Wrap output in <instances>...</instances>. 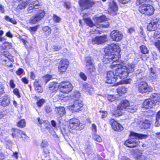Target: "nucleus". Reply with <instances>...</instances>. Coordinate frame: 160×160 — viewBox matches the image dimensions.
<instances>
[{
	"mask_svg": "<svg viewBox=\"0 0 160 160\" xmlns=\"http://www.w3.org/2000/svg\"><path fill=\"white\" fill-rule=\"evenodd\" d=\"M119 49V46L114 43H112L107 46L104 49L105 55L102 60L103 63L107 64L112 62V66L120 58V55L118 52Z\"/></svg>",
	"mask_w": 160,
	"mask_h": 160,
	"instance_id": "obj_1",
	"label": "nucleus"
},
{
	"mask_svg": "<svg viewBox=\"0 0 160 160\" xmlns=\"http://www.w3.org/2000/svg\"><path fill=\"white\" fill-rule=\"evenodd\" d=\"M135 67V65L133 63L127 65H125L122 63L116 64L114 68L116 70L117 75L122 79L127 77L129 73L133 72L134 70Z\"/></svg>",
	"mask_w": 160,
	"mask_h": 160,
	"instance_id": "obj_2",
	"label": "nucleus"
},
{
	"mask_svg": "<svg viewBox=\"0 0 160 160\" xmlns=\"http://www.w3.org/2000/svg\"><path fill=\"white\" fill-rule=\"evenodd\" d=\"M27 11L28 13H35L37 12L36 15L32 17L29 20V22L32 24H35L41 20L44 16L45 12L38 8L34 7L31 3L29 5L27 8Z\"/></svg>",
	"mask_w": 160,
	"mask_h": 160,
	"instance_id": "obj_3",
	"label": "nucleus"
},
{
	"mask_svg": "<svg viewBox=\"0 0 160 160\" xmlns=\"http://www.w3.org/2000/svg\"><path fill=\"white\" fill-rule=\"evenodd\" d=\"M130 105L129 102L126 100L122 101L117 106V110L113 114L115 117H118L122 115V112L124 110H126Z\"/></svg>",
	"mask_w": 160,
	"mask_h": 160,
	"instance_id": "obj_4",
	"label": "nucleus"
},
{
	"mask_svg": "<svg viewBox=\"0 0 160 160\" xmlns=\"http://www.w3.org/2000/svg\"><path fill=\"white\" fill-rule=\"evenodd\" d=\"M138 10L141 13L147 15H151L153 14L154 11V7L148 3L140 5Z\"/></svg>",
	"mask_w": 160,
	"mask_h": 160,
	"instance_id": "obj_5",
	"label": "nucleus"
},
{
	"mask_svg": "<svg viewBox=\"0 0 160 160\" xmlns=\"http://www.w3.org/2000/svg\"><path fill=\"white\" fill-rule=\"evenodd\" d=\"M116 64H113L112 66V68L115 70V72H113L110 71L107 73V75L106 77V82L108 83H113L115 82L117 79L118 76L121 78L116 73V70L114 69V67Z\"/></svg>",
	"mask_w": 160,
	"mask_h": 160,
	"instance_id": "obj_6",
	"label": "nucleus"
},
{
	"mask_svg": "<svg viewBox=\"0 0 160 160\" xmlns=\"http://www.w3.org/2000/svg\"><path fill=\"white\" fill-rule=\"evenodd\" d=\"M73 89L72 84L68 82H62L59 84V89L60 91L63 93H68Z\"/></svg>",
	"mask_w": 160,
	"mask_h": 160,
	"instance_id": "obj_7",
	"label": "nucleus"
},
{
	"mask_svg": "<svg viewBox=\"0 0 160 160\" xmlns=\"http://www.w3.org/2000/svg\"><path fill=\"white\" fill-rule=\"evenodd\" d=\"M138 90L139 92L143 93L152 91V88L148 85L146 82L142 81L138 84Z\"/></svg>",
	"mask_w": 160,
	"mask_h": 160,
	"instance_id": "obj_8",
	"label": "nucleus"
},
{
	"mask_svg": "<svg viewBox=\"0 0 160 160\" xmlns=\"http://www.w3.org/2000/svg\"><path fill=\"white\" fill-rule=\"evenodd\" d=\"M69 126L72 129L81 130L83 129L80 126L79 120L76 118H73L70 120Z\"/></svg>",
	"mask_w": 160,
	"mask_h": 160,
	"instance_id": "obj_9",
	"label": "nucleus"
},
{
	"mask_svg": "<svg viewBox=\"0 0 160 160\" xmlns=\"http://www.w3.org/2000/svg\"><path fill=\"white\" fill-rule=\"evenodd\" d=\"M110 37L113 41L118 42L122 38L123 35L122 33L118 30H113L110 33Z\"/></svg>",
	"mask_w": 160,
	"mask_h": 160,
	"instance_id": "obj_10",
	"label": "nucleus"
},
{
	"mask_svg": "<svg viewBox=\"0 0 160 160\" xmlns=\"http://www.w3.org/2000/svg\"><path fill=\"white\" fill-rule=\"evenodd\" d=\"M108 40L107 36L106 35L100 36H96L92 39V44H99L104 43Z\"/></svg>",
	"mask_w": 160,
	"mask_h": 160,
	"instance_id": "obj_11",
	"label": "nucleus"
},
{
	"mask_svg": "<svg viewBox=\"0 0 160 160\" xmlns=\"http://www.w3.org/2000/svg\"><path fill=\"white\" fill-rule=\"evenodd\" d=\"M69 62L66 59H64L59 62L58 67L59 71L60 72H65L67 69L69 65Z\"/></svg>",
	"mask_w": 160,
	"mask_h": 160,
	"instance_id": "obj_12",
	"label": "nucleus"
},
{
	"mask_svg": "<svg viewBox=\"0 0 160 160\" xmlns=\"http://www.w3.org/2000/svg\"><path fill=\"white\" fill-rule=\"evenodd\" d=\"M79 4L81 8L84 9L92 7L94 5L95 2L90 0H80Z\"/></svg>",
	"mask_w": 160,
	"mask_h": 160,
	"instance_id": "obj_13",
	"label": "nucleus"
},
{
	"mask_svg": "<svg viewBox=\"0 0 160 160\" xmlns=\"http://www.w3.org/2000/svg\"><path fill=\"white\" fill-rule=\"evenodd\" d=\"M82 106V102L79 99L74 100L73 104L70 106V109L73 112H78L80 110V109Z\"/></svg>",
	"mask_w": 160,
	"mask_h": 160,
	"instance_id": "obj_14",
	"label": "nucleus"
},
{
	"mask_svg": "<svg viewBox=\"0 0 160 160\" xmlns=\"http://www.w3.org/2000/svg\"><path fill=\"white\" fill-rule=\"evenodd\" d=\"M139 143L140 142L138 139L130 138L125 142L124 145L127 147L132 148L137 146Z\"/></svg>",
	"mask_w": 160,
	"mask_h": 160,
	"instance_id": "obj_15",
	"label": "nucleus"
},
{
	"mask_svg": "<svg viewBox=\"0 0 160 160\" xmlns=\"http://www.w3.org/2000/svg\"><path fill=\"white\" fill-rule=\"evenodd\" d=\"M112 128L116 131L120 132L123 129V127L120 124L115 121L113 119L110 120Z\"/></svg>",
	"mask_w": 160,
	"mask_h": 160,
	"instance_id": "obj_16",
	"label": "nucleus"
},
{
	"mask_svg": "<svg viewBox=\"0 0 160 160\" xmlns=\"http://www.w3.org/2000/svg\"><path fill=\"white\" fill-rule=\"evenodd\" d=\"M69 98L70 97L68 96L59 93L54 96L53 98V99L54 102H57L59 100L65 102L69 100Z\"/></svg>",
	"mask_w": 160,
	"mask_h": 160,
	"instance_id": "obj_17",
	"label": "nucleus"
},
{
	"mask_svg": "<svg viewBox=\"0 0 160 160\" xmlns=\"http://www.w3.org/2000/svg\"><path fill=\"white\" fill-rule=\"evenodd\" d=\"M10 100L9 96L5 94L0 99V105L4 107L8 105L10 103Z\"/></svg>",
	"mask_w": 160,
	"mask_h": 160,
	"instance_id": "obj_18",
	"label": "nucleus"
},
{
	"mask_svg": "<svg viewBox=\"0 0 160 160\" xmlns=\"http://www.w3.org/2000/svg\"><path fill=\"white\" fill-rule=\"evenodd\" d=\"M155 105L154 102H153L150 98V99H147L144 101L143 108L146 109L152 108Z\"/></svg>",
	"mask_w": 160,
	"mask_h": 160,
	"instance_id": "obj_19",
	"label": "nucleus"
},
{
	"mask_svg": "<svg viewBox=\"0 0 160 160\" xmlns=\"http://www.w3.org/2000/svg\"><path fill=\"white\" fill-rule=\"evenodd\" d=\"M48 88L50 92L53 93L59 89V85L58 83L52 82L49 83Z\"/></svg>",
	"mask_w": 160,
	"mask_h": 160,
	"instance_id": "obj_20",
	"label": "nucleus"
},
{
	"mask_svg": "<svg viewBox=\"0 0 160 160\" xmlns=\"http://www.w3.org/2000/svg\"><path fill=\"white\" fill-rule=\"evenodd\" d=\"M158 22L152 21L147 26V29L149 31H154L157 29L159 27Z\"/></svg>",
	"mask_w": 160,
	"mask_h": 160,
	"instance_id": "obj_21",
	"label": "nucleus"
},
{
	"mask_svg": "<svg viewBox=\"0 0 160 160\" xmlns=\"http://www.w3.org/2000/svg\"><path fill=\"white\" fill-rule=\"evenodd\" d=\"M83 18L84 19V21L90 27H93V28L92 29V31L93 32H95V33H97L98 31V30H96V28L97 26L96 25H94L93 23L92 22L91 20L89 18H85L84 17H83Z\"/></svg>",
	"mask_w": 160,
	"mask_h": 160,
	"instance_id": "obj_22",
	"label": "nucleus"
},
{
	"mask_svg": "<svg viewBox=\"0 0 160 160\" xmlns=\"http://www.w3.org/2000/svg\"><path fill=\"white\" fill-rule=\"evenodd\" d=\"M57 116L59 117L62 116L65 112V109L63 107H56L55 109Z\"/></svg>",
	"mask_w": 160,
	"mask_h": 160,
	"instance_id": "obj_23",
	"label": "nucleus"
},
{
	"mask_svg": "<svg viewBox=\"0 0 160 160\" xmlns=\"http://www.w3.org/2000/svg\"><path fill=\"white\" fill-rule=\"evenodd\" d=\"M151 99L154 102L155 104V102H160V94L158 93H154L152 94L150 96Z\"/></svg>",
	"mask_w": 160,
	"mask_h": 160,
	"instance_id": "obj_24",
	"label": "nucleus"
},
{
	"mask_svg": "<svg viewBox=\"0 0 160 160\" xmlns=\"http://www.w3.org/2000/svg\"><path fill=\"white\" fill-rule=\"evenodd\" d=\"M137 123L139 124H141L142 127V128H143L145 129L149 128L150 125V121L147 120H145L143 122L139 121L137 122Z\"/></svg>",
	"mask_w": 160,
	"mask_h": 160,
	"instance_id": "obj_25",
	"label": "nucleus"
},
{
	"mask_svg": "<svg viewBox=\"0 0 160 160\" xmlns=\"http://www.w3.org/2000/svg\"><path fill=\"white\" fill-rule=\"evenodd\" d=\"M86 68H88L89 66H93L94 64V61L91 57H87L86 58Z\"/></svg>",
	"mask_w": 160,
	"mask_h": 160,
	"instance_id": "obj_26",
	"label": "nucleus"
},
{
	"mask_svg": "<svg viewBox=\"0 0 160 160\" xmlns=\"http://www.w3.org/2000/svg\"><path fill=\"white\" fill-rule=\"evenodd\" d=\"M83 88L88 92L90 94L93 93V88L91 87V86L87 83H85L83 84Z\"/></svg>",
	"mask_w": 160,
	"mask_h": 160,
	"instance_id": "obj_27",
	"label": "nucleus"
},
{
	"mask_svg": "<svg viewBox=\"0 0 160 160\" xmlns=\"http://www.w3.org/2000/svg\"><path fill=\"white\" fill-rule=\"evenodd\" d=\"M34 87L36 90L38 92L41 93L43 91L41 86L38 84V81L36 80L34 83Z\"/></svg>",
	"mask_w": 160,
	"mask_h": 160,
	"instance_id": "obj_28",
	"label": "nucleus"
},
{
	"mask_svg": "<svg viewBox=\"0 0 160 160\" xmlns=\"http://www.w3.org/2000/svg\"><path fill=\"white\" fill-rule=\"evenodd\" d=\"M86 68L87 69V72L88 73L93 75L96 74V69L93 66H89L88 68Z\"/></svg>",
	"mask_w": 160,
	"mask_h": 160,
	"instance_id": "obj_29",
	"label": "nucleus"
},
{
	"mask_svg": "<svg viewBox=\"0 0 160 160\" xmlns=\"http://www.w3.org/2000/svg\"><path fill=\"white\" fill-rule=\"evenodd\" d=\"M137 108L138 107L136 105H133L131 106L129 105L126 111L132 113L135 112L137 110Z\"/></svg>",
	"mask_w": 160,
	"mask_h": 160,
	"instance_id": "obj_30",
	"label": "nucleus"
},
{
	"mask_svg": "<svg viewBox=\"0 0 160 160\" xmlns=\"http://www.w3.org/2000/svg\"><path fill=\"white\" fill-rule=\"evenodd\" d=\"M110 10L115 12L118 9V7L115 3L114 2H112L109 4Z\"/></svg>",
	"mask_w": 160,
	"mask_h": 160,
	"instance_id": "obj_31",
	"label": "nucleus"
},
{
	"mask_svg": "<svg viewBox=\"0 0 160 160\" xmlns=\"http://www.w3.org/2000/svg\"><path fill=\"white\" fill-rule=\"evenodd\" d=\"M28 3L27 2H22L21 3H19L17 7L18 9H25Z\"/></svg>",
	"mask_w": 160,
	"mask_h": 160,
	"instance_id": "obj_32",
	"label": "nucleus"
},
{
	"mask_svg": "<svg viewBox=\"0 0 160 160\" xmlns=\"http://www.w3.org/2000/svg\"><path fill=\"white\" fill-rule=\"evenodd\" d=\"M42 30L47 36H48L51 33V29L48 26H45L42 28Z\"/></svg>",
	"mask_w": 160,
	"mask_h": 160,
	"instance_id": "obj_33",
	"label": "nucleus"
},
{
	"mask_svg": "<svg viewBox=\"0 0 160 160\" xmlns=\"http://www.w3.org/2000/svg\"><path fill=\"white\" fill-rule=\"evenodd\" d=\"M80 93L78 91H75L73 92L72 94V97L74 100H77L80 97Z\"/></svg>",
	"mask_w": 160,
	"mask_h": 160,
	"instance_id": "obj_34",
	"label": "nucleus"
},
{
	"mask_svg": "<svg viewBox=\"0 0 160 160\" xmlns=\"http://www.w3.org/2000/svg\"><path fill=\"white\" fill-rule=\"evenodd\" d=\"M5 19L7 21L13 24H16L17 22L14 18H11L9 16L6 15L5 17Z\"/></svg>",
	"mask_w": 160,
	"mask_h": 160,
	"instance_id": "obj_35",
	"label": "nucleus"
},
{
	"mask_svg": "<svg viewBox=\"0 0 160 160\" xmlns=\"http://www.w3.org/2000/svg\"><path fill=\"white\" fill-rule=\"evenodd\" d=\"M140 48L142 53L145 54L148 53L149 50L145 46L142 45L140 47Z\"/></svg>",
	"mask_w": 160,
	"mask_h": 160,
	"instance_id": "obj_36",
	"label": "nucleus"
},
{
	"mask_svg": "<svg viewBox=\"0 0 160 160\" xmlns=\"http://www.w3.org/2000/svg\"><path fill=\"white\" fill-rule=\"evenodd\" d=\"M68 130L67 126H65L64 127H62L60 129L61 132L64 136L67 134L68 132Z\"/></svg>",
	"mask_w": 160,
	"mask_h": 160,
	"instance_id": "obj_37",
	"label": "nucleus"
},
{
	"mask_svg": "<svg viewBox=\"0 0 160 160\" xmlns=\"http://www.w3.org/2000/svg\"><path fill=\"white\" fill-rule=\"evenodd\" d=\"M150 77L152 78V80L155 79L156 77V75L155 73V71L154 69L151 68L150 69Z\"/></svg>",
	"mask_w": 160,
	"mask_h": 160,
	"instance_id": "obj_38",
	"label": "nucleus"
},
{
	"mask_svg": "<svg viewBox=\"0 0 160 160\" xmlns=\"http://www.w3.org/2000/svg\"><path fill=\"white\" fill-rule=\"evenodd\" d=\"M106 19V17L105 16H103L98 17L96 18V22L98 24L99 23L103 22Z\"/></svg>",
	"mask_w": 160,
	"mask_h": 160,
	"instance_id": "obj_39",
	"label": "nucleus"
},
{
	"mask_svg": "<svg viewBox=\"0 0 160 160\" xmlns=\"http://www.w3.org/2000/svg\"><path fill=\"white\" fill-rule=\"evenodd\" d=\"M18 126L20 128L24 127L25 126V121L24 119L21 120L17 124Z\"/></svg>",
	"mask_w": 160,
	"mask_h": 160,
	"instance_id": "obj_40",
	"label": "nucleus"
},
{
	"mask_svg": "<svg viewBox=\"0 0 160 160\" xmlns=\"http://www.w3.org/2000/svg\"><path fill=\"white\" fill-rule=\"evenodd\" d=\"M148 1V0H137V3L138 4L142 5L147 4Z\"/></svg>",
	"mask_w": 160,
	"mask_h": 160,
	"instance_id": "obj_41",
	"label": "nucleus"
},
{
	"mask_svg": "<svg viewBox=\"0 0 160 160\" xmlns=\"http://www.w3.org/2000/svg\"><path fill=\"white\" fill-rule=\"evenodd\" d=\"M93 139L96 141L101 142L102 141V139L101 137L99 135L94 134V135L93 136Z\"/></svg>",
	"mask_w": 160,
	"mask_h": 160,
	"instance_id": "obj_42",
	"label": "nucleus"
},
{
	"mask_svg": "<svg viewBox=\"0 0 160 160\" xmlns=\"http://www.w3.org/2000/svg\"><path fill=\"white\" fill-rule=\"evenodd\" d=\"M117 98L114 95H109L108 97V99L111 102H112L116 100Z\"/></svg>",
	"mask_w": 160,
	"mask_h": 160,
	"instance_id": "obj_43",
	"label": "nucleus"
},
{
	"mask_svg": "<svg viewBox=\"0 0 160 160\" xmlns=\"http://www.w3.org/2000/svg\"><path fill=\"white\" fill-rule=\"evenodd\" d=\"M117 90L119 94H123L126 92V88L124 87L119 88Z\"/></svg>",
	"mask_w": 160,
	"mask_h": 160,
	"instance_id": "obj_44",
	"label": "nucleus"
},
{
	"mask_svg": "<svg viewBox=\"0 0 160 160\" xmlns=\"http://www.w3.org/2000/svg\"><path fill=\"white\" fill-rule=\"evenodd\" d=\"M10 61H12L11 60H10L8 58H7V59H5L4 60L3 62H7L5 63L6 65L7 66H8L10 67H12V64Z\"/></svg>",
	"mask_w": 160,
	"mask_h": 160,
	"instance_id": "obj_45",
	"label": "nucleus"
},
{
	"mask_svg": "<svg viewBox=\"0 0 160 160\" xmlns=\"http://www.w3.org/2000/svg\"><path fill=\"white\" fill-rule=\"evenodd\" d=\"M48 145V143L47 141L44 140L42 141L40 146L42 148H44L47 147Z\"/></svg>",
	"mask_w": 160,
	"mask_h": 160,
	"instance_id": "obj_46",
	"label": "nucleus"
},
{
	"mask_svg": "<svg viewBox=\"0 0 160 160\" xmlns=\"http://www.w3.org/2000/svg\"><path fill=\"white\" fill-rule=\"evenodd\" d=\"M45 102V101L44 99H42L38 101L37 104L38 107H41L43 105Z\"/></svg>",
	"mask_w": 160,
	"mask_h": 160,
	"instance_id": "obj_47",
	"label": "nucleus"
},
{
	"mask_svg": "<svg viewBox=\"0 0 160 160\" xmlns=\"http://www.w3.org/2000/svg\"><path fill=\"white\" fill-rule=\"evenodd\" d=\"M38 28V27L36 26L33 27H30L29 30L32 34H34V33L37 30Z\"/></svg>",
	"mask_w": 160,
	"mask_h": 160,
	"instance_id": "obj_48",
	"label": "nucleus"
},
{
	"mask_svg": "<svg viewBox=\"0 0 160 160\" xmlns=\"http://www.w3.org/2000/svg\"><path fill=\"white\" fill-rule=\"evenodd\" d=\"M99 112H101L102 118H106L107 115V112L105 111H102V110H101L99 111Z\"/></svg>",
	"mask_w": 160,
	"mask_h": 160,
	"instance_id": "obj_49",
	"label": "nucleus"
},
{
	"mask_svg": "<svg viewBox=\"0 0 160 160\" xmlns=\"http://www.w3.org/2000/svg\"><path fill=\"white\" fill-rule=\"evenodd\" d=\"M53 20L56 22H59L60 21L61 19L57 15L54 14L53 16Z\"/></svg>",
	"mask_w": 160,
	"mask_h": 160,
	"instance_id": "obj_50",
	"label": "nucleus"
},
{
	"mask_svg": "<svg viewBox=\"0 0 160 160\" xmlns=\"http://www.w3.org/2000/svg\"><path fill=\"white\" fill-rule=\"evenodd\" d=\"M52 76L49 75H47L44 77V79L45 80L46 83H47L52 78Z\"/></svg>",
	"mask_w": 160,
	"mask_h": 160,
	"instance_id": "obj_51",
	"label": "nucleus"
},
{
	"mask_svg": "<svg viewBox=\"0 0 160 160\" xmlns=\"http://www.w3.org/2000/svg\"><path fill=\"white\" fill-rule=\"evenodd\" d=\"M87 152H89V151H92L93 150L92 147L89 143H88L85 148Z\"/></svg>",
	"mask_w": 160,
	"mask_h": 160,
	"instance_id": "obj_52",
	"label": "nucleus"
},
{
	"mask_svg": "<svg viewBox=\"0 0 160 160\" xmlns=\"http://www.w3.org/2000/svg\"><path fill=\"white\" fill-rule=\"evenodd\" d=\"M4 89V86L0 84V96L5 93Z\"/></svg>",
	"mask_w": 160,
	"mask_h": 160,
	"instance_id": "obj_53",
	"label": "nucleus"
},
{
	"mask_svg": "<svg viewBox=\"0 0 160 160\" xmlns=\"http://www.w3.org/2000/svg\"><path fill=\"white\" fill-rule=\"evenodd\" d=\"M79 76L84 81L86 80L87 79V76L83 72H80L79 74Z\"/></svg>",
	"mask_w": 160,
	"mask_h": 160,
	"instance_id": "obj_54",
	"label": "nucleus"
},
{
	"mask_svg": "<svg viewBox=\"0 0 160 160\" xmlns=\"http://www.w3.org/2000/svg\"><path fill=\"white\" fill-rule=\"evenodd\" d=\"M13 92L18 97V98H20V95L18 89H14L13 91Z\"/></svg>",
	"mask_w": 160,
	"mask_h": 160,
	"instance_id": "obj_55",
	"label": "nucleus"
},
{
	"mask_svg": "<svg viewBox=\"0 0 160 160\" xmlns=\"http://www.w3.org/2000/svg\"><path fill=\"white\" fill-rule=\"evenodd\" d=\"M135 134L137 137L142 139L145 138L147 137V135H145L136 133Z\"/></svg>",
	"mask_w": 160,
	"mask_h": 160,
	"instance_id": "obj_56",
	"label": "nucleus"
},
{
	"mask_svg": "<svg viewBox=\"0 0 160 160\" xmlns=\"http://www.w3.org/2000/svg\"><path fill=\"white\" fill-rule=\"evenodd\" d=\"M4 44L5 47L7 49H10L12 47V44L11 43L6 42Z\"/></svg>",
	"mask_w": 160,
	"mask_h": 160,
	"instance_id": "obj_57",
	"label": "nucleus"
},
{
	"mask_svg": "<svg viewBox=\"0 0 160 160\" xmlns=\"http://www.w3.org/2000/svg\"><path fill=\"white\" fill-rule=\"evenodd\" d=\"M20 136H21V137L23 138L24 141L27 140L28 139V137L27 136L24 132H23L22 134H20Z\"/></svg>",
	"mask_w": 160,
	"mask_h": 160,
	"instance_id": "obj_58",
	"label": "nucleus"
},
{
	"mask_svg": "<svg viewBox=\"0 0 160 160\" xmlns=\"http://www.w3.org/2000/svg\"><path fill=\"white\" fill-rule=\"evenodd\" d=\"M45 109L46 112L47 113H49L51 112L52 111V109L50 106H47L46 107Z\"/></svg>",
	"mask_w": 160,
	"mask_h": 160,
	"instance_id": "obj_59",
	"label": "nucleus"
},
{
	"mask_svg": "<svg viewBox=\"0 0 160 160\" xmlns=\"http://www.w3.org/2000/svg\"><path fill=\"white\" fill-rule=\"evenodd\" d=\"M92 131L95 134L97 132V127L94 124H92Z\"/></svg>",
	"mask_w": 160,
	"mask_h": 160,
	"instance_id": "obj_60",
	"label": "nucleus"
},
{
	"mask_svg": "<svg viewBox=\"0 0 160 160\" xmlns=\"http://www.w3.org/2000/svg\"><path fill=\"white\" fill-rule=\"evenodd\" d=\"M31 4H32V5L34 6V7L38 6H39V3L38 1L32 2L31 3Z\"/></svg>",
	"mask_w": 160,
	"mask_h": 160,
	"instance_id": "obj_61",
	"label": "nucleus"
},
{
	"mask_svg": "<svg viewBox=\"0 0 160 160\" xmlns=\"http://www.w3.org/2000/svg\"><path fill=\"white\" fill-rule=\"evenodd\" d=\"M23 72V70L21 68H19V69L16 71V73L18 75H20Z\"/></svg>",
	"mask_w": 160,
	"mask_h": 160,
	"instance_id": "obj_62",
	"label": "nucleus"
},
{
	"mask_svg": "<svg viewBox=\"0 0 160 160\" xmlns=\"http://www.w3.org/2000/svg\"><path fill=\"white\" fill-rule=\"evenodd\" d=\"M14 130L15 132H16V133L20 135V134H22L24 132H23L17 128L14 129Z\"/></svg>",
	"mask_w": 160,
	"mask_h": 160,
	"instance_id": "obj_63",
	"label": "nucleus"
},
{
	"mask_svg": "<svg viewBox=\"0 0 160 160\" xmlns=\"http://www.w3.org/2000/svg\"><path fill=\"white\" fill-rule=\"evenodd\" d=\"M156 120H160V110L157 112L156 115Z\"/></svg>",
	"mask_w": 160,
	"mask_h": 160,
	"instance_id": "obj_64",
	"label": "nucleus"
}]
</instances>
